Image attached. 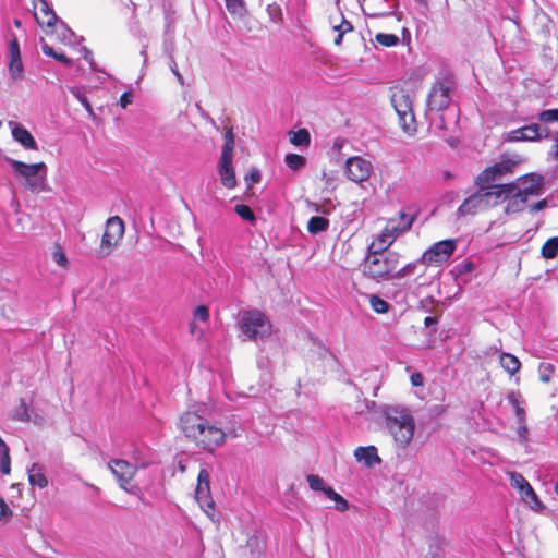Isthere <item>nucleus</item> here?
Segmentation results:
<instances>
[{"mask_svg": "<svg viewBox=\"0 0 558 558\" xmlns=\"http://www.w3.org/2000/svg\"><path fill=\"white\" fill-rule=\"evenodd\" d=\"M11 417H12V420L19 421V422H22V423L31 422L29 409H28V405H27L25 399H23V398L20 399V404L13 411Z\"/></svg>", "mask_w": 558, "mask_h": 558, "instance_id": "nucleus-30", "label": "nucleus"}, {"mask_svg": "<svg viewBox=\"0 0 558 558\" xmlns=\"http://www.w3.org/2000/svg\"><path fill=\"white\" fill-rule=\"evenodd\" d=\"M375 40L385 47H392L399 43V37L395 34L378 33Z\"/></svg>", "mask_w": 558, "mask_h": 558, "instance_id": "nucleus-41", "label": "nucleus"}, {"mask_svg": "<svg viewBox=\"0 0 558 558\" xmlns=\"http://www.w3.org/2000/svg\"><path fill=\"white\" fill-rule=\"evenodd\" d=\"M123 235V220L119 216L108 218L100 241L99 254L101 256H108L111 254L118 243L122 240Z\"/></svg>", "mask_w": 558, "mask_h": 558, "instance_id": "nucleus-10", "label": "nucleus"}, {"mask_svg": "<svg viewBox=\"0 0 558 558\" xmlns=\"http://www.w3.org/2000/svg\"><path fill=\"white\" fill-rule=\"evenodd\" d=\"M330 23L332 25V29L335 32H337L338 34H341L342 28H341L340 24L337 21L332 20V17H330Z\"/></svg>", "mask_w": 558, "mask_h": 558, "instance_id": "nucleus-63", "label": "nucleus"}, {"mask_svg": "<svg viewBox=\"0 0 558 558\" xmlns=\"http://www.w3.org/2000/svg\"><path fill=\"white\" fill-rule=\"evenodd\" d=\"M411 379V384L414 386V387H420V386H423L424 384V377L421 373L416 372V373H413L410 377Z\"/></svg>", "mask_w": 558, "mask_h": 558, "instance_id": "nucleus-53", "label": "nucleus"}, {"mask_svg": "<svg viewBox=\"0 0 558 558\" xmlns=\"http://www.w3.org/2000/svg\"><path fill=\"white\" fill-rule=\"evenodd\" d=\"M546 207H547V201L542 199V201H538L537 203L533 204L530 209H531V211L535 213V211L543 210Z\"/></svg>", "mask_w": 558, "mask_h": 558, "instance_id": "nucleus-57", "label": "nucleus"}, {"mask_svg": "<svg viewBox=\"0 0 558 558\" xmlns=\"http://www.w3.org/2000/svg\"><path fill=\"white\" fill-rule=\"evenodd\" d=\"M34 17L47 35L56 34L63 44H71L74 33L62 21H59L46 0L34 2Z\"/></svg>", "mask_w": 558, "mask_h": 558, "instance_id": "nucleus-3", "label": "nucleus"}, {"mask_svg": "<svg viewBox=\"0 0 558 558\" xmlns=\"http://www.w3.org/2000/svg\"><path fill=\"white\" fill-rule=\"evenodd\" d=\"M549 136V130L539 124L532 123L524 125L517 130H512L506 134V141L518 142V141H537Z\"/></svg>", "mask_w": 558, "mask_h": 558, "instance_id": "nucleus-16", "label": "nucleus"}, {"mask_svg": "<svg viewBox=\"0 0 558 558\" xmlns=\"http://www.w3.org/2000/svg\"><path fill=\"white\" fill-rule=\"evenodd\" d=\"M557 254H558V236L550 238L543 245L542 255L547 259H551V258H555L557 256Z\"/></svg>", "mask_w": 558, "mask_h": 558, "instance_id": "nucleus-33", "label": "nucleus"}, {"mask_svg": "<svg viewBox=\"0 0 558 558\" xmlns=\"http://www.w3.org/2000/svg\"><path fill=\"white\" fill-rule=\"evenodd\" d=\"M483 194L484 201L486 202L487 208L494 207L499 203L506 202L507 197L511 194V187L509 183L506 184H485L480 186Z\"/></svg>", "mask_w": 558, "mask_h": 558, "instance_id": "nucleus-19", "label": "nucleus"}, {"mask_svg": "<svg viewBox=\"0 0 558 558\" xmlns=\"http://www.w3.org/2000/svg\"><path fill=\"white\" fill-rule=\"evenodd\" d=\"M517 435L520 442L526 444L529 441V428L526 421H518Z\"/></svg>", "mask_w": 558, "mask_h": 558, "instance_id": "nucleus-47", "label": "nucleus"}, {"mask_svg": "<svg viewBox=\"0 0 558 558\" xmlns=\"http://www.w3.org/2000/svg\"><path fill=\"white\" fill-rule=\"evenodd\" d=\"M246 221L253 222L255 221L254 213L251 210V208L246 205Z\"/></svg>", "mask_w": 558, "mask_h": 558, "instance_id": "nucleus-62", "label": "nucleus"}, {"mask_svg": "<svg viewBox=\"0 0 558 558\" xmlns=\"http://www.w3.org/2000/svg\"><path fill=\"white\" fill-rule=\"evenodd\" d=\"M318 344V348H319V355L322 357H326L327 355L331 356V357H335L333 354L329 351V349H327L324 344H322L320 342H317Z\"/></svg>", "mask_w": 558, "mask_h": 558, "instance_id": "nucleus-59", "label": "nucleus"}, {"mask_svg": "<svg viewBox=\"0 0 558 558\" xmlns=\"http://www.w3.org/2000/svg\"><path fill=\"white\" fill-rule=\"evenodd\" d=\"M195 499L203 511L213 519L215 515V501L210 494V476L206 469H201L197 475Z\"/></svg>", "mask_w": 558, "mask_h": 558, "instance_id": "nucleus-12", "label": "nucleus"}, {"mask_svg": "<svg viewBox=\"0 0 558 558\" xmlns=\"http://www.w3.org/2000/svg\"><path fill=\"white\" fill-rule=\"evenodd\" d=\"M54 262L60 266H66L68 259L63 251L58 250L53 254Z\"/></svg>", "mask_w": 558, "mask_h": 558, "instance_id": "nucleus-52", "label": "nucleus"}, {"mask_svg": "<svg viewBox=\"0 0 558 558\" xmlns=\"http://www.w3.org/2000/svg\"><path fill=\"white\" fill-rule=\"evenodd\" d=\"M354 457L356 461L363 462L367 468H373L381 462L375 446L357 447L354 450Z\"/></svg>", "mask_w": 558, "mask_h": 558, "instance_id": "nucleus-23", "label": "nucleus"}, {"mask_svg": "<svg viewBox=\"0 0 558 558\" xmlns=\"http://www.w3.org/2000/svg\"><path fill=\"white\" fill-rule=\"evenodd\" d=\"M538 120L543 123L558 122V108L557 109H547V110L542 111L538 114Z\"/></svg>", "mask_w": 558, "mask_h": 558, "instance_id": "nucleus-43", "label": "nucleus"}, {"mask_svg": "<svg viewBox=\"0 0 558 558\" xmlns=\"http://www.w3.org/2000/svg\"><path fill=\"white\" fill-rule=\"evenodd\" d=\"M8 70L13 80H17L22 76L24 66L21 57V49L19 40L15 36L9 41V63Z\"/></svg>", "mask_w": 558, "mask_h": 558, "instance_id": "nucleus-20", "label": "nucleus"}, {"mask_svg": "<svg viewBox=\"0 0 558 558\" xmlns=\"http://www.w3.org/2000/svg\"><path fill=\"white\" fill-rule=\"evenodd\" d=\"M4 452L10 453V449H9V446H8V445L4 442V440L2 439V440L0 441V454H1V453H4Z\"/></svg>", "mask_w": 558, "mask_h": 558, "instance_id": "nucleus-64", "label": "nucleus"}, {"mask_svg": "<svg viewBox=\"0 0 558 558\" xmlns=\"http://www.w3.org/2000/svg\"><path fill=\"white\" fill-rule=\"evenodd\" d=\"M417 264H418V262L409 263L401 269H399L397 271L393 270L392 279H401V278H404V277L413 274Z\"/></svg>", "mask_w": 558, "mask_h": 558, "instance_id": "nucleus-44", "label": "nucleus"}, {"mask_svg": "<svg viewBox=\"0 0 558 558\" xmlns=\"http://www.w3.org/2000/svg\"><path fill=\"white\" fill-rule=\"evenodd\" d=\"M385 427L398 449H407L415 433V420L405 408L390 407L385 411Z\"/></svg>", "mask_w": 558, "mask_h": 558, "instance_id": "nucleus-1", "label": "nucleus"}, {"mask_svg": "<svg viewBox=\"0 0 558 558\" xmlns=\"http://www.w3.org/2000/svg\"><path fill=\"white\" fill-rule=\"evenodd\" d=\"M112 474L119 482L120 487L128 492L129 494H135L137 490V486L131 484L135 473L136 468L129 463L126 460L116 459L108 463Z\"/></svg>", "mask_w": 558, "mask_h": 558, "instance_id": "nucleus-13", "label": "nucleus"}, {"mask_svg": "<svg viewBox=\"0 0 558 558\" xmlns=\"http://www.w3.org/2000/svg\"><path fill=\"white\" fill-rule=\"evenodd\" d=\"M234 210L242 219H244V204H238Z\"/></svg>", "mask_w": 558, "mask_h": 558, "instance_id": "nucleus-61", "label": "nucleus"}, {"mask_svg": "<svg viewBox=\"0 0 558 558\" xmlns=\"http://www.w3.org/2000/svg\"><path fill=\"white\" fill-rule=\"evenodd\" d=\"M511 483L514 487H518L521 494L531 486L530 483L519 473H513L511 475Z\"/></svg>", "mask_w": 558, "mask_h": 558, "instance_id": "nucleus-46", "label": "nucleus"}, {"mask_svg": "<svg viewBox=\"0 0 558 558\" xmlns=\"http://www.w3.org/2000/svg\"><path fill=\"white\" fill-rule=\"evenodd\" d=\"M248 179H250L252 184L258 183L260 181V179H262L260 171L258 169H255V168L251 169Z\"/></svg>", "mask_w": 558, "mask_h": 558, "instance_id": "nucleus-54", "label": "nucleus"}, {"mask_svg": "<svg viewBox=\"0 0 558 558\" xmlns=\"http://www.w3.org/2000/svg\"><path fill=\"white\" fill-rule=\"evenodd\" d=\"M453 84L448 77L437 80L428 95L426 106L428 111H444L451 102V93Z\"/></svg>", "mask_w": 558, "mask_h": 558, "instance_id": "nucleus-8", "label": "nucleus"}, {"mask_svg": "<svg viewBox=\"0 0 558 558\" xmlns=\"http://www.w3.org/2000/svg\"><path fill=\"white\" fill-rule=\"evenodd\" d=\"M310 141L311 136L306 129L290 132V142L295 146L308 145Z\"/></svg>", "mask_w": 558, "mask_h": 558, "instance_id": "nucleus-31", "label": "nucleus"}, {"mask_svg": "<svg viewBox=\"0 0 558 558\" xmlns=\"http://www.w3.org/2000/svg\"><path fill=\"white\" fill-rule=\"evenodd\" d=\"M400 218L402 220V226L400 227H396L397 228V231L399 233L408 230L411 228L413 221H414V217L413 216H408L407 214L404 213H400Z\"/></svg>", "mask_w": 558, "mask_h": 558, "instance_id": "nucleus-49", "label": "nucleus"}, {"mask_svg": "<svg viewBox=\"0 0 558 558\" xmlns=\"http://www.w3.org/2000/svg\"><path fill=\"white\" fill-rule=\"evenodd\" d=\"M223 140L225 143L218 161V174L222 186L228 190H232L238 184L233 167L234 134L232 129H229L225 133Z\"/></svg>", "mask_w": 558, "mask_h": 558, "instance_id": "nucleus-6", "label": "nucleus"}, {"mask_svg": "<svg viewBox=\"0 0 558 558\" xmlns=\"http://www.w3.org/2000/svg\"><path fill=\"white\" fill-rule=\"evenodd\" d=\"M12 136L13 138L19 142L24 148L31 149V150H37L38 146L34 138V136L31 134L28 130H26L23 126L15 125L12 129Z\"/></svg>", "mask_w": 558, "mask_h": 558, "instance_id": "nucleus-24", "label": "nucleus"}, {"mask_svg": "<svg viewBox=\"0 0 558 558\" xmlns=\"http://www.w3.org/2000/svg\"><path fill=\"white\" fill-rule=\"evenodd\" d=\"M193 316L195 319L201 320L202 323H206L209 319V308L207 305H198L193 311Z\"/></svg>", "mask_w": 558, "mask_h": 558, "instance_id": "nucleus-45", "label": "nucleus"}, {"mask_svg": "<svg viewBox=\"0 0 558 558\" xmlns=\"http://www.w3.org/2000/svg\"><path fill=\"white\" fill-rule=\"evenodd\" d=\"M272 333V325L268 316L258 311H246V339L264 340Z\"/></svg>", "mask_w": 558, "mask_h": 558, "instance_id": "nucleus-9", "label": "nucleus"}, {"mask_svg": "<svg viewBox=\"0 0 558 558\" xmlns=\"http://www.w3.org/2000/svg\"><path fill=\"white\" fill-rule=\"evenodd\" d=\"M310 207L313 211L320 215H329L335 210V205L330 199H325L322 204L311 203Z\"/></svg>", "mask_w": 558, "mask_h": 558, "instance_id": "nucleus-39", "label": "nucleus"}, {"mask_svg": "<svg viewBox=\"0 0 558 558\" xmlns=\"http://www.w3.org/2000/svg\"><path fill=\"white\" fill-rule=\"evenodd\" d=\"M523 158L518 154H504L500 160L490 167L484 169L475 179L477 186L490 184L500 181L505 177L512 174L515 168L523 162Z\"/></svg>", "mask_w": 558, "mask_h": 558, "instance_id": "nucleus-5", "label": "nucleus"}, {"mask_svg": "<svg viewBox=\"0 0 558 558\" xmlns=\"http://www.w3.org/2000/svg\"><path fill=\"white\" fill-rule=\"evenodd\" d=\"M369 304L376 313L385 314L389 311V303L378 295L372 294L369 296Z\"/></svg>", "mask_w": 558, "mask_h": 558, "instance_id": "nucleus-36", "label": "nucleus"}, {"mask_svg": "<svg viewBox=\"0 0 558 558\" xmlns=\"http://www.w3.org/2000/svg\"><path fill=\"white\" fill-rule=\"evenodd\" d=\"M507 399L515 412L517 420L518 421H526L525 410L523 409V407H521V402L519 400V395H517L515 392H510L507 396Z\"/></svg>", "mask_w": 558, "mask_h": 558, "instance_id": "nucleus-32", "label": "nucleus"}, {"mask_svg": "<svg viewBox=\"0 0 558 558\" xmlns=\"http://www.w3.org/2000/svg\"><path fill=\"white\" fill-rule=\"evenodd\" d=\"M501 367L509 374L514 375L520 371L521 362L510 353L502 352L499 356Z\"/></svg>", "mask_w": 558, "mask_h": 558, "instance_id": "nucleus-26", "label": "nucleus"}, {"mask_svg": "<svg viewBox=\"0 0 558 558\" xmlns=\"http://www.w3.org/2000/svg\"><path fill=\"white\" fill-rule=\"evenodd\" d=\"M526 201L522 197H519L517 194H510L509 197H507V205L505 208L506 214H517L524 210L526 206Z\"/></svg>", "mask_w": 558, "mask_h": 558, "instance_id": "nucleus-28", "label": "nucleus"}, {"mask_svg": "<svg viewBox=\"0 0 558 558\" xmlns=\"http://www.w3.org/2000/svg\"><path fill=\"white\" fill-rule=\"evenodd\" d=\"M41 51L45 56L56 59L65 65H72V60L68 58L63 52H57L51 46H49L43 38L40 39Z\"/></svg>", "mask_w": 558, "mask_h": 558, "instance_id": "nucleus-29", "label": "nucleus"}, {"mask_svg": "<svg viewBox=\"0 0 558 558\" xmlns=\"http://www.w3.org/2000/svg\"><path fill=\"white\" fill-rule=\"evenodd\" d=\"M325 495L333 500L335 502L337 501H340V498H342V496H340L337 492L333 490L332 487H328L326 490H325Z\"/></svg>", "mask_w": 558, "mask_h": 558, "instance_id": "nucleus-56", "label": "nucleus"}, {"mask_svg": "<svg viewBox=\"0 0 558 558\" xmlns=\"http://www.w3.org/2000/svg\"><path fill=\"white\" fill-rule=\"evenodd\" d=\"M554 369H555V367L553 364L545 363V362L541 363L538 366L539 379L543 383H549L551 375L554 373Z\"/></svg>", "mask_w": 558, "mask_h": 558, "instance_id": "nucleus-42", "label": "nucleus"}, {"mask_svg": "<svg viewBox=\"0 0 558 558\" xmlns=\"http://www.w3.org/2000/svg\"><path fill=\"white\" fill-rule=\"evenodd\" d=\"M11 165L15 175L19 178L20 183L32 192H40L45 190L47 180V167L45 162L25 163L15 159L7 158Z\"/></svg>", "mask_w": 558, "mask_h": 558, "instance_id": "nucleus-4", "label": "nucleus"}, {"mask_svg": "<svg viewBox=\"0 0 558 558\" xmlns=\"http://www.w3.org/2000/svg\"><path fill=\"white\" fill-rule=\"evenodd\" d=\"M339 24L341 26V34H347V33H351L353 32V25L351 24V22H349L342 13H340V21H339Z\"/></svg>", "mask_w": 558, "mask_h": 558, "instance_id": "nucleus-50", "label": "nucleus"}, {"mask_svg": "<svg viewBox=\"0 0 558 558\" xmlns=\"http://www.w3.org/2000/svg\"><path fill=\"white\" fill-rule=\"evenodd\" d=\"M398 264L399 255L395 252L380 253L368 251L361 267L366 277L380 281L392 280V274Z\"/></svg>", "mask_w": 558, "mask_h": 558, "instance_id": "nucleus-2", "label": "nucleus"}, {"mask_svg": "<svg viewBox=\"0 0 558 558\" xmlns=\"http://www.w3.org/2000/svg\"><path fill=\"white\" fill-rule=\"evenodd\" d=\"M329 220L322 216H313L307 222V231L312 235H316L320 232H325L329 228Z\"/></svg>", "mask_w": 558, "mask_h": 558, "instance_id": "nucleus-27", "label": "nucleus"}, {"mask_svg": "<svg viewBox=\"0 0 558 558\" xmlns=\"http://www.w3.org/2000/svg\"><path fill=\"white\" fill-rule=\"evenodd\" d=\"M345 172L349 180L355 183H362L368 180L373 172V166L371 161L360 157L354 156L348 158L345 162Z\"/></svg>", "mask_w": 558, "mask_h": 558, "instance_id": "nucleus-15", "label": "nucleus"}, {"mask_svg": "<svg viewBox=\"0 0 558 558\" xmlns=\"http://www.w3.org/2000/svg\"><path fill=\"white\" fill-rule=\"evenodd\" d=\"M133 101V94L125 92L120 96L119 104L122 108H126Z\"/></svg>", "mask_w": 558, "mask_h": 558, "instance_id": "nucleus-51", "label": "nucleus"}, {"mask_svg": "<svg viewBox=\"0 0 558 558\" xmlns=\"http://www.w3.org/2000/svg\"><path fill=\"white\" fill-rule=\"evenodd\" d=\"M521 495L532 509L537 510L542 507V502L532 486H527V488Z\"/></svg>", "mask_w": 558, "mask_h": 558, "instance_id": "nucleus-38", "label": "nucleus"}, {"mask_svg": "<svg viewBox=\"0 0 558 558\" xmlns=\"http://www.w3.org/2000/svg\"><path fill=\"white\" fill-rule=\"evenodd\" d=\"M391 104L395 107L400 121L403 124V129H408V120L409 122L414 121V114L412 111V101L403 89H398L393 92L391 96Z\"/></svg>", "mask_w": 558, "mask_h": 558, "instance_id": "nucleus-17", "label": "nucleus"}, {"mask_svg": "<svg viewBox=\"0 0 558 558\" xmlns=\"http://www.w3.org/2000/svg\"><path fill=\"white\" fill-rule=\"evenodd\" d=\"M335 508L338 510V511H345L348 508H349V504L348 501L342 497L340 498V501H337L336 502V506Z\"/></svg>", "mask_w": 558, "mask_h": 558, "instance_id": "nucleus-58", "label": "nucleus"}, {"mask_svg": "<svg viewBox=\"0 0 558 558\" xmlns=\"http://www.w3.org/2000/svg\"><path fill=\"white\" fill-rule=\"evenodd\" d=\"M28 480L32 485H37L40 488L46 487L48 484L44 473L40 471V469H36L35 465L29 471Z\"/></svg>", "mask_w": 558, "mask_h": 558, "instance_id": "nucleus-34", "label": "nucleus"}, {"mask_svg": "<svg viewBox=\"0 0 558 558\" xmlns=\"http://www.w3.org/2000/svg\"><path fill=\"white\" fill-rule=\"evenodd\" d=\"M306 480L312 490L323 492L325 494V490L329 487L326 486L325 481L319 475L310 474Z\"/></svg>", "mask_w": 558, "mask_h": 558, "instance_id": "nucleus-40", "label": "nucleus"}, {"mask_svg": "<svg viewBox=\"0 0 558 558\" xmlns=\"http://www.w3.org/2000/svg\"><path fill=\"white\" fill-rule=\"evenodd\" d=\"M8 514H11V511L4 501L3 498L0 497V521L5 518Z\"/></svg>", "mask_w": 558, "mask_h": 558, "instance_id": "nucleus-55", "label": "nucleus"}, {"mask_svg": "<svg viewBox=\"0 0 558 558\" xmlns=\"http://www.w3.org/2000/svg\"><path fill=\"white\" fill-rule=\"evenodd\" d=\"M399 232L397 228L387 226L383 233L372 242L368 247V251L386 253L388 246L393 242V240L398 236Z\"/></svg>", "mask_w": 558, "mask_h": 558, "instance_id": "nucleus-22", "label": "nucleus"}, {"mask_svg": "<svg viewBox=\"0 0 558 558\" xmlns=\"http://www.w3.org/2000/svg\"><path fill=\"white\" fill-rule=\"evenodd\" d=\"M210 425L209 421L195 411H185L179 417L178 427L184 437L197 447L201 434Z\"/></svg>", "mask_w": 558, "mask_h": 558, "instance_id": "nucleus-7", "label": "nucleus"}, {"mask_svg": "<svg viewBox=\"0 0 558 558\" xmlns=\"http://www.w3.org/2000/svg\"><path fill=\"white\" fill-rule=\"evenodd\" d=\"M226 8L228 12L238 19H241L244 10L243 0H226Z\"/></svg>", "mask_w": 558, "mask_h": 558, "instance_id": "nucleus-35", "label": "nucleus"}, {"mask_svg": "<svg viewBox=\"0 0 558 558\" xmlns=\"http://www.w3.org/2000/svg\"><path fill=\"white\" fill-rule=\"evenodd\" d=\"M226 441V433L214 424H210L201 434L197 448L205 451L213 452L217 448L221 447Z\"/></svg>", "mask_w": 558, "mask_h": 558, "instance_id": "nucleus-18", "label": "nucleus"}, {"mask_svg": "<svg viewBox=\"0 0 558 558\" xmlns=\"http://www.w3.org/2000/svg\"><path fill=\"white\" fill-rule=\"evenodd\" d=\"M284 162L286 165L292 169V170H298L302 167L305 166V158L301 155H298V154H288L286 155L284 157Z\"/></svg>", "mask_w": 558, "mask_h": 558, "instance_id": "nucleus-37", "label": "nucleus"}, {"mask_svg": "<svg viewBox=\"0 0 558 558\" xmlns=\"http://www.w3.org/2000/svg\"><path fill=\"white\" fill-rule=\"evenodd\" d=\"M0 471L1 473L8 475L11 472V459L10 453H1L0 454Z\"/></svg>", "mask_w": 558, "mask_h": 558, "instance_id": "nucleus-48", "label": "nucleus"}, {"mask_svg": "<svg viewBox=\"0 0 558 558\" xmlns=\"http://www.w3.org/2000/svg\"><path fill=\"white\" fill-rule=\"evenodd\" d=\"M265 532L262 530H254L252 536L246 542V546L250 547V551L253 558H262L265 548Z\"/></svg>", "mask_w": 558, "mask_h": 558, "instance_id": "nucleus-25", "label": "nucleus"}, {"mask_svg": "<svg viewBox=\"0 0 558 558\" xmlns=\"http://www.w3.org/2000/svg\"><path fill=\"white\" fill-rule=\"evenodd\" d=\"M454 240H444L429 247L421 258L424 264L441 265L447 262L456 251Z\"/></svg>", "mask_w": 558, "mask_h": 558, "instance_id": "nucleus-14", "label": "nucleus"}, {"mask_svg": "<svg viewBox=\"0 0 558 558\" xmlns=\"http://www.w3.org/2000/svg\"><path fill=\"white\" fill-rule=\"evenodd\" d=\"M484 199V194L481 187H478L475 193L464 199V202L459 206L458 213L464 216L473 215L478 210L487 209L486 202Z\"/></svg>", "mask_w": 558, "mask_h": 558, "instance_id": "nucleus-21", "label": "nucleus"}, {"mask_svg": "<svg viewBox=\"0 0 558 558\" xmlns=\"http://www.w3.org/2000/svg\"><path fill=\"white\" fill-rule=\"evenodd\" d=\"M544 178L537 173L524 174L509 183L511 194H517L526 202L531 197L539 196L543 193Z\"/></svg>", "mask_w": 558, "mask_h": 558, "instance_id": "nucleus-11", "label": "nucleus"}, {"mask_svg": "<svg viewBox=\"0 0 558 558\" xmlns=\"http://www.w3.org/2000/svg\"><path fill=\"white\" fill-rule=\"evenodd\" d=\"M437 323H438V319H437V317H434V316H427L424 319L425 327H430L433 325H436Z\"/></svg>", "mask_w": 558, "mask_h": 558, "instance_id": "nucleus-60", "label": "nucleus"}]
</instances>
